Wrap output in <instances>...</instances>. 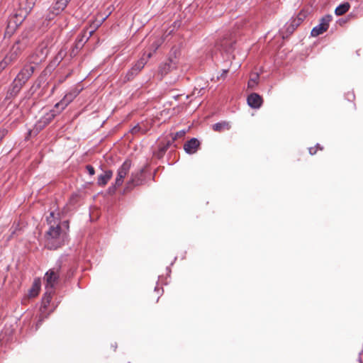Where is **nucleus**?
Masks as SVG:
<instances>
[{"instance_id":"nucleus-1","label":"nucleus","mask_w":363,"mask_h":363,"mask_svg":"<svg viewBox=\"0 0 363 363\" xmlns=\"http://www.w3.org/2000/svg\"><path fill=\"white\" fill-rule=\"evenodd\" d=\"M47 221L50 228L45 234V245L48 249L55 250L65 242L69 228V222L65 220L60 225L54 212L50 213Z\"/></svg>"},{"instance_id":"nucleus-2","label":"nucleus","mask_w":363,"mask_h":363,"mask_svg":"<svg viewBox=\"0 0 363 363\" xmlns=\"http://www.w3.org/2000/svg\"><path fill=\"white\" fill-rule=\"evenodd\" d=\"M28 44V40L26 35H22L18 37L9 48V50L4 58L0 62V72L4 70L9 65L15 62Z\"/></svg>"},{"instance_id":"nucleus-3","label":"nucleus","mask_w":363,"mask_h":363,"mask_svg":"<svg viewBox=\"0 0 363 363\" xmlns=\"http://www.w3.org/2000/svg\"><path fill=\"white\" fill-rule=\"evenodd\" d=\"M75 96L76 94L72 93L66 94L60 102L55 104L54 108L39 121L38 126L41 128L48 124L57 114L67 107Z\"/></svg>"},{"instance_id":"nucleus-4","label":"nucleus","mask_w":363,"mask_h":363,"mask_svg":"<svg viewBox=\"0 0 363 363\" xmlns=\"http://www.w3.org/2000/svg\"><path fill=\"white\" fill-rule=\"evenodd\" d=\"M59 279L58 269H51L45 274L46 292L45 294L44 302L49 303L51 298V294L53 293V289L57 283Z\"/></svg>"},{"instance_id":"nucleus-5","label":"nucleus","mask_w":363,"mask_h":363,"mask_svg":"<svg viewBox=\"0 0 363 363\" xmlns=\"http://www.w3.org/2000/svg\"><path fill=\"white\" fill-rule=\"evenodd\" d=\"M26 4L27 6L25 8H21L19 13H16L15 16H13L12 18L9 20L8 29H10L11 28H14L15 26H17L18 24H21L22 23V21L25 19V18L33 9L34 1L33 0H26Z\"/></svg>"},{"instance_id":"nucleus-6","label":"nucleus","mask_w":363,"mask_h":363,"mask_svg":"<svg viewBox=\"0 0 363 363\" xmlns=\"http://www.w3.org/2000/svg\"><path fill=\"white\" fill-rule=\"evenodd\" d=\"M332 16L330 15H326L321 18L319 24L312 29L311 33V36L317 37L325 32L329 27V24L332 21Z\"/></svg>"},{"instance_id":"nucleus-7","label":"nucleus","mask_w":363,"mask_h":363,"mask_svg":"<svg viewBox=\"0 0 363 363\" xmlns=\"http://www.w3.org/2000/svg\"><path fill=\"white\" fill-rule=\"evenodd\" d=\"M131 167V163L129 160H125L123 164L119 167L117 172V176L115 181L114 189L122 185L123 179L129 172Z\"/></svg>"},{"instance_id":"nucleus-8","label":"nucleus","mask_w":363,"mask_h":363,"mask_svg":"<svg viewBox=\"0 0 363 363\" xmlns=\"http://www.w3.org/2000/svg\"><path fill=\"white\" fill-rule=\"evenodd\" d=\"M35 67L31 65H26L16 76V82L25 84L33 74Z\"/></svg>"},{"instance_id":"nucleus-9","label":"nucleus","mask_w":363,"mask_h":363,"mask_svg":"<svg viewBox=\"0 0 363 363\" xmlns=\"http://www.w3.org/2000/svg\"><path fill=\"white\" fill-rule=\"evenodd\" d=\"M235 40L230 38H224L217 43L218 49L223 50L227 53L232 51Z\"/></svg>"},{"instance_id":"nucleus-10","label":"nucleus","mask_w":363,"mask_h":363,"mask_svg":"<svg viewBox=\"0 0 363 363\" xmlns=\"http://www.w3.org/2000/svg\"><path fill=\"white\" fill-rule=\"evenodd\" d=\"M200 147V142L196 138H191L184 143V149L187 154L192 155L196 153Z\"/></svg>"},{"instance_id":"nucleus-11","label":"nucleus","mask_w":363,"mask_h":363,"mask_svg":"<svg viewBox=\"0 0 363 363\" xmlns=\"http://www.w3.org/2000/svg\"><path fill=\"white\" fill-rule=\"evenodd\" d=\"M152 56L151 52H147V56L145 57L144 56L138 61L135 65L131 68V69L128 72V74L134 75L136 74L138 72H140L145 65L146 64L147 60Z\"/></svg>"},{"instance_id":"nucleus-12","label":"nucleus","mask_w":363,"mask_h":363,"mask_svg":"<svg viewBox=\"0 0 363 363\" xmlns=\"http://www.w3.org/2000/svg\"><path fill=\"white\" fill-rule=\"evenodd\" d=\"M262 97L256 93L251 94L247 97V104L253 108H259L262 106Z\"/></svg>"},{"instance_id":"nucleus-13","label":"nucleus","mask_w":363,"mask_h":363,"mask_svg":"<svg viewBox=\"0 0 363 363\" xmlns=\"http://www.w3.org/2000/svg\"><path fill=\"white\" fill-rule=\"evenodd\" d=\"M113 176V172L111 170L105 171L103 174L98 177L97 184L99 186H104Z\"/></svg>"},{"instance_id":"nucleus-14","label":"nucleus","mask_w":363,"mask_h":363,"mask_svg":"<svg viewBox=\"0 0 363 363\" xmlns=\"http://www.w3.org/2000/svg\"><path fill=\"white\" fill-rule=\"evenodd\" d=\"M70 0H57L52 7V13L57 15L65 9Z\"/></svg>"},{"instance_id":"nucleus-15","label":"nucleus","mask_w":363,"mask_h":363,"mask_svg":"<svg viewBox=\"0 0 363 363\" xmlns=\"http://www.w3.org/2000/svg\"><path fill=\"white\" fill-rule=\"evenodd\" d=\"M40 289V281L39 279H35L32 285L31 289L28 291V297L34 298L38 295Z\"/></svg>"},{"instance_id":"nucleus-16","label":"nucleus","mask_w":363,"mask_h":363,"mask_svg":"<svg viewBox=\"0 0 363 363\" xmlns=\"http://www.w3.org/2000/svg\"><path fill=\"white\" fill-rule=\"evenodd\" d=\"M230 128V125L228 122L222 121L213 125V130L216 132H222L228 130Z\"/></svg>"},{"instance_id":"nucleus-17","label":"nucleus","mask_w":363,"mask_h":363,"mask_svg":"<svg viewBox=\"0 0 363 363\" xmlns=\"http://www.w3.org/2000/svg\"><path fill=\"white\" fill-rule=\"evenodd\" d=\"M350 8V5L348 2H345L339 5L335 10V13L337 16H342L345 14Z\"/></svg>"},{"instance_id":"nucleus-18","label":"nucleus","mask_w":363,"mask_h":363,"mask_svg":"<svg viewBox=\"0 0 363 363\" xmlns=\"http://www.w3.org/2000/svg\"><path fill=\"white\" fill-rule=\"evenodd\" d=\"M162 43L163 40L162 38H154L150 47V50L148 52H151L152 54L155 52Z\"/></svg>"},{"instance_id":"nucleus-19","label":"nucleus","mask_w":363,"mask_h":363,"mask_svg":"<svg viewBox=\"0 0 363 363\" xmlns=\"http://www.w3.org/2000/svg\"><path fill=\"white\" fill-rule=\"evenodd\" d=\"M24 84H21V82H16V78H15L13 83L12 92L14 94L18 93Z\"/></svg>"},{"instance_id":"nucleus-20","label":"nucleus","mask_w":363,"mask_h":363,"mask_svg":"<svg viewBox=\"0 0 363 363\" xmlns=\"http://www.w3.org/2000/svg\"><path fill=\"white\" fill-rule=\"evenodd\" d=\"M169 146V143H168L166 145H164L162 146H160V148H159V151L157 153V156L158 157H161L163 156V155L164 154V152L167 151V150L168 149Z\"/></svg>"},{"instance_id":"nucleus-21","label":"nucleus","mask_w":363,"mask_h":363,"mask_svg":"<svg viewBox=\"0 0 363 363\" xmlns=\"http://www.w3.org/2000/svg\"><path fill=\"white\" fill-rule=\"evenodd\" d=\"M146 131H147V129H144V128H143L141 127V125H139V124H138V125H135V126L131 129V133H132L133 134H136V133H140V132H141V133H145Z\"/></svg>"},{"instance_id":"nucleus-22","label":"nucleus","mask_w":363,"mask_h":363,"mask_svg":"<svg viewBox=\"0 0 363 363\" xmlns=\"http://www.w3.org/2000/svg\"><path fill=\"white\" fill-rule=\"evenodd\" d=\"M301 21V18L298 19V22L296 23V20H294L293 22L289 27L287 28V30L289 33H291L299 24V22Z\"/></svg>"},{"instance_id":"nucleus-23","label":"nucleus","mask_w":363,"mask_h":363,"mask_svg":"<svg viewBox=\"0 0 363 363\" xmlns=\"http://www.w3.org/2000/svg\"><path fill=\"white\" fill-rule=\"evenodd\" d=\"M259 79L258 74H255L254 77H251L248 82V86L253 87L257 84V80Z\"/></svg>"},{"instance_id":"nucleus-24","label":"nucleus","mask_w":363,"mask_h":363,"mask_svg":"<svg viewBox=\"0 0 363 363\" xmlns=\"http://www.w3.org/2000/svg\"><path fill=\"white\" fill-rule=\"evenodd\" d=\"M185 134H186V130H182L178 131L172 137V139L174 140H177L178 138H181L184 137L185 135Z\"/></svg>"},{"instance_id":"nucleus-25","label":"nucleus","mask_w":363,"mask_h":363,"mask_svg":"<svg viewBox=\"0 0 363 363\" xmlns=\"http://www.w3.org/2000/svg\"><path fill=\"white\" fill-rule=\"evenodd\" d=\"M86 169L88 172V173L92 176L95 174L94 168L91 165H86Z\"/></svg>"},{"instance_id":"nucleus-26","label":"nucleus","mask_w":363,"mask_h":363,"mask_svg":"<svg viewBox=\"0 0 363 363\" xmlns=\"http://www.w3.org/2000/svg\"><path fill=\"white\" fill-rule=\"evenodd\" d=\"M138 182H135L134 179H131L130 181L127 184L126 189H130L133 185H138Z\"/></svg>"},{"instance_id":"nucleus-27","label":"nucleus","mask_w":363,"mask_h":363,"mask_svg":"<svg viewBox=\"0 0 363 363\" xmlns=\"http://www.w3.org/2000/svg\"><path fill=\"white\" fill-rule=\"evenodd\" d=\"M317 152L316 147H310L309 148V153L311 155H315Z\"/></svg>"},{"instance_id":"nucleus-28","label":"nucleus","mask_w":363,"mask_h":363,"mask_svg":"<svg viewBox=\"0 0 363 363\" xmlns=\"http://www.w3.org/2000/svg\"><path fill=\"white\" fill-rule=\"evenodd\" d=\"M41 57L40 59V61H41L43 59H44L45 57V55L46 54L43 53V52H41Z\"/></svg>"},{"instance_id":"nucleus-29","label":"nucleus","mask_w":363,"mask_h":363,"mask_svg":"<svg viewBox=\"0 0 363 363\" xmlns=\"http://www.w3.org/2000/svg\"><path fill=\"white\" fill-rule=\"evenodd\" d=\"M170 62L172 63L174 65L176 64V62H174L172 60H170Z\"/></svg>"},{"instance_id":"nucleus-30","label":"nucleus","mask_w":363,"mask_h":363,"mask_svg":"<svg viewBox=\"0 0 363 363\" xmlns=\"http://www.w3.org/2000/svg\"><path fill=\"white\" fill-rule=\"evenodd\" d=\"M81 41H82V40H80L77 43V46H79V45H80V42H81Z\"/></svg>"},{"instance_id":"nucleus-31","label":"nucleus","mask_w":363,"mask_h":363,"mask_svg":"<svg viewBox=\"0 0 363 363\" xmlns=\"http://www.w3.org/2000/svg\"><path fill=\"white\" fill-rule=\"evenodd\" d=\"M91 34H92V31H90V32H89V36H91Z\"/></svg>"},{"instance_id":"nucleus-32","label":"nucleus","mask_w":363,"mask_h":363,"mask_svg":"<svg viewBox=\"0 0 363 363\" xmlns=\"http://www.w3.org/2000/svg\"><path fill=\"white\" fill-rule=\"evenodd\" d=\"M226 72H227V71H226V70H224V71H223V74H225Z\"/></svg>"}]
</instances>
